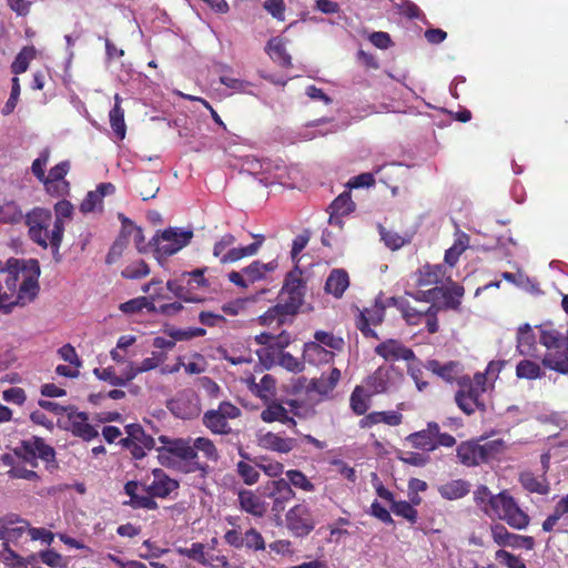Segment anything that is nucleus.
<instances>
[{
  "mask_svg": "<svg viewBox=\"0 0 568 568\" xmlns=\"http://www.w3.org/2000/svg\"><path fill=\"white\" fill-rule=\"evenodd\" d=\"M69 170L70 163L68 161H62L54 165L53 168H51L49 174L47 175V182L43 183L45 185L48 193L58 192L52 190V185L54 184V182L65 181L64 178L68 174Z\"/></svg>",
  "mask_w": 568,
  "mask_h": 568,
  "instance_id": "nucleus-46",
  "label": "nucleus"
},
{
  "mask_svg": "<svg viewBox=\"0 0 568 568\" xmlns=\"http://www.w3.org/2000/svg\"><path fill=\"white\" fill-rule=\"evenodd\" d=\"M271 58L278 63L281 67L291 68L292 57L286 51L285 44L281 40H271L267 43Z\"/></svg>",
  "mask_w": 568,
  "mask_h": 568,
  "instance_id": "nucleus-42",
  "label": "nucleus"
},
{
  "mask_svg": "<svg viewBox=\"0 0 568 568\" xmlns=\"http://www.w3.org/2000/svg\"><path fill=\"white\" fill-rule=\"evenodd\" d=\"M314 342L320 343L324 347L331 348V351H342L344 347V339L339 336H335L331 332L316 331L314 334Z\"/></svg>",
  "mask_w": 568,
  "mask_h": 568,
  "instance_id": "nucleus-50",
  "label": "nucleus"
},
{
  "mask_svg": "<svg viewBox=\"0 0 568 568\" xmlns=\"http://www.w3.org/2000/svg\"><path fill=\"white\" fill-rule=\"evenodd\" d=\"M481 455L484 457L485 464L491 459H496L499 455H501L506 448V444L503 439H491L485 440L483 444L480 443Z\"/></svg>",
  "mask_w": 568,
  "mask_h": 568,
  "instance_id": "nucleus-49",
  "label": "nucleus"
},
{
  "mask_svg": "<svg viewBox=\"0 0 568 568\" xmlns=\"http://www.w3.org/2000/svg\"><path fill=\"white\" fill-rule=\"evenodd\" d=\"M53 216L50 210L34 207L26 214L24 223L28 226V235L31 241L42 248L51 247V230Z\"/></svg>",
  "mask_w": 568,
  "mask_h": 568,
  "instance_id": "nucleus-7",
  "label": "nucleus"
},
{
  "mask_svg": "<svg viewBox=\"0 0 568 568\" xmlns=\"http://www.w3.org/2000/svg\"><path fill=\"white\" fill-rule=\"evenodd\" d=\"M291 317L292 314H286L284 312L283 305L278 302L276 305L270 307L263 315L258 317V322L264 326H274L280 328L284 325Z\"/></svg>",
  "mask_w": 568,
  "mask_h": 568,
  "instance_id": "nucleus-37",
  "label": "nucleus"
},
{
  "mask_svg": "<svg viewBox=\"0 0 568 568\" xmlns=\"http://www.w3.org/2000/svg\"><path fill=\"white\" fill-rule=\"evenodd\" d=\"M93 374L100 381L106 382L112 386H124V382L121 379V376H118L114 368L111 366L105 368L97 367L93 369Z\"/></svg>",
  "mask_w": 568,
  "mask_h": 568,
  "instance_id": "nucleus-60",
  "label": "nucleus"
},
{
  "mask_svg": "<svg viewBox=\"0 0 568 568\" xmlns=\"http://www.w3.org/2000/svg\"><path fill=\"white\" fill-rule=\"evenodd\" d=\"M237 499L240 508L254 517L261 518L267 511V504L252 490H241Z\"/></svg>",
  "mask_w": 568,
  "mask_h": 568,
  "instance_id": "nucleus-27",
  "label": "nucleus"
},
{
  "mask_svg": "<svg viewBox=\"0 0 568 568\" xmlns=\"http://www.w3.org/2000/svg\"><path fill=\"white\" fill-rule=\"evenodd\" d=\"M349 286V276L344 268H334L328 274L324 290L327 294L341 298Z\"/></svg>",
  "mask_w": 568,
  "mask_h": 568,
  "instance_id": "nucleus-29",
  "label": "nucleus"
},
{
  "mask_svg": "<svg viewBox=\"0 0 568 568\" xmlns=\"http://www.w3.org/2000/svg\"><path fill=\"white\" fill-rule=\"evenodd\" d=\"M138 194L143 201L155 197L160 190L158 179L151 176H142L138 180L135 185Z\"/></svg>",
  "mask_w": 568,
  "mask_h": 568,
  "instance_id": "nucleus-44",
  "label": "nucleus"
},
{
  "mask_svg": "<svg viewBox=\"0 0 568 568\" xmlns=\"http://www.w3.org/2000/svg\"><path fill=\"white\" fill-rule=\"evenodd\" d=\"M122 99L119 94L114 97V106L109 113L110 125L119 140H123L126 133L124 110L121 106Z\"/></svg>",
  "mask_w": 568,
  "mask_h": 568,
  "instance_id": "nucleus-36",
  "label": "nucleus"
},
{
  "mask_svg": "<svg viewBox=\"0 0 568 568\" xmlns=\"http://www.w3.org/2000/svg\"><path fill=\"white\" fill-rule=\"evenodd\" d=\"M239 476L243 479L246 485H253L257 483L260 473L256 468L246 462H239L236 465Z\"/></svg>",
  "mask_w": 568,
  "mask_h": 568,
  "instance_id": "nucleus-56",
  "label": "nucleus"
},
{
  "mask_svg": "<svg viewBox=\"0 0 568 568\" xmlns=\"http://www.w3.org/2000/svg\"><path fill=\"white\" fill-rule=\"evenodd\" d=\"M150 273V268L148 264L143 260L135 261L129 265H126L121 275L124 278L129 280H139L145 277Z\"/></svg>",
  "mask_w": 568,
  "mask_h": 568,
  "instance_id": "nucleus-52",
  "label": "nucleus"
},
{
  "mask_svg": "<svg viewBox=\"0 0 568 568\" xmlns=\"http://www.w3.org/2000/svg\"><path fill=\"white\" fill-rule=\"evenodd\" d=\"M262 494L272 500V511L276 515L284 511L286 504L295 498V491L284 478L267 481Z\"/></svg>",
  "mask_w": 568,
  "mask_h": 568,
  "instance_id": "nucleus-15",
  "label": "nucleus"
},
{
  "mask_svg": "<svg viewBox=\"0 0 568 568\" xmlns=\"http://www.w3.org/2000/svg\"><path fill=\"white\" fill-rule=\"evenodd\" d=\"M192 237V231H179L178 229L169 227L158 232L150 242V245L154 247L156 257L162 258L178 253L190 243Z\"/></svg>",
  "mask_w": 568,
  "mask_h": 568,
  "instance_id": "nucleus-8",
  "label": "nucleus"
},
{
  "mask_svg": "<svg viewBox=\"0 0 568 568\" xmlns=\"http://www.w3.org/2000/svg\"><path fill=\"white\" fill-rule=\"evenodd\" d=\"M470 485L464 479H454L438 487L439 495L447 500H456L465 497L468 493Z\"/></svg>",
  "mask_w": 568,
  "mask_h": 568,
  "instance_id": "nucleus-33",
  "label": "nucleus"
},
{
  "mask_svg": "<svg viewBox=\"0 0 568 568\" xmlns=\"http://www.w3.org/2000/svg\"><path fill=\"white\" fill-rule=\"evenodd\" d=\"M303 356L311 364H322L333 362L335 354L327 351L320 343L308 342L305 343Z\"/></svg>",
  "mask_w": 568,
  "mask_h": 568,
  "instance_id": "nucleus-32",
  "label": "nucleus"
},
{
  "mask_svg": "<svg viewBox=\"0 0 568 568\" xmlns=\"http://www.w3.org/2000/svg\"><path fill=\"white\" fill-rule=\"evenodd\" d=\"M145 307L150 311L154 310V305L144 296L130 300L120 305V310L125 314H135Z\"/></svg>",
  "mask_w": 568,
  "mask_h": 568,
  "instance_id": "nucleus-55",
  "label": "nucleus"
},
{
  "mask_svg": "<svg viewBox=\"0 0 568 568\" xmlns=\"http://www.w3.org/2000/svg\"><path fill=\"white\" fill-rule=\"evenodd\" d=\"M39 275L38 261H30V266L13 257L4 264L0 261V310L32 302L39 293Z\"/></svg>",
  "mask_w": 568,
  "mask_h": 568,
  "instance_id": "nucleus-1",
  "label": "nucleus"
},
{
  "mask_svg": "<svg viewBox=\"0 0 568 568\" xmlns=\"http://www.w3.org/2000/svg\"><path fill=\"white\" fill-rule=\"evenodd\" d=\"M258 445L272 452L287 454L296 446V440L290 437H283L280 434L267 432L258 438Z\"/></svg>",
  "mask_w": 568,
  "mask_h": 568,
  "instance_id": "nucleus-28",
  "label": "nucleus"
},
{
  "mask_svg": "<svg viewBox=\"0 0 568 568\" xmlns=\"http://www.w3.org/2000/svg\"><path fill=\"white\" fill-rule=\"evenodd\" d=\"M424 367L432 372L434 375L442 378L444 382L453 384L456 383L458 385V381L460 376H464L463 366L459 362L449 361L446 363H440L437 359H428Z\"/></svg>",
  "mask_w": 568,
  "mask_h": 568,
  "instance_id": "nucleus-21",
  "label": "nucleus"
},
{
  "mask_svg": "<svg viewBox=\"0 0 568 568\" xmlns=\"http://www.w3.org/2000/svg\"><path fill=\"white\" fill-rule=\"evenodd\" d=\"M265 408L261 412L260 415L264 423L271 424L278 422L291 428L296 427V420L288 415V410L281 403L271 399L265 400Z\"/></svg>",
  "mask_w": 568,
  "mask_h": 568,
  "instance_id": "nucleus-23",
  "label": "nucleus"
},
{
  "mask_svg": "<svg viewBox=\"0 0 568 568\" xmlns=\"http://www.w3.org/2000/svg\"><path fill=\"white\" fill-rule=\"evenodd\" d=\"M243 546L254 550H264L265 541L255 528H251L243 535Z\"/></svg>",
  "mask_w": 568,
  "mask_h": 568,
  "instance_id": "nucleus-59",
  "label": "nucleus"
},
{
  "mask_svg": "<svg viewBox=\"0 0 568 568\" xmlns=\"http://www.w3.org/2000/svg\"><path fill=\"white\" fill-rule=\"evenodd\" d=\"M251 390L261 399L268 400L275 393V378L272 375H264L260 383H253Z\"/></svg>",
  "mask_w": 568,
  "mask_h": 568,
  "instance_id": "nucleus-45",
  "label": "nucleus"
},
{
  "mask_svg": "<svg viewBox=\"0 0 568 568\" xmlns=\"http://www.w3.org/2000/svg\"><path fill=\"white\" fill-rule=\"evenodd\" d=\"M496 559L508 568H527L520 557L504 549L496 551Z\"/></svg>",
  "mask_w": 568,
  "mask_h": 568,
  "instance_id": "nucleus-61",
  "label": "nucleus"
},
{
  "mask_svg": "<svg viewBox=\"0 0 568 568\" xmlns=\"http://www.w3.org/2000/svg\"><path fill=\"white\" fill-rule=\"evenodd\" d=\"M486 390L487 376L485 373H476L473 377L469 375L460 376L458 390L455 394V403L466 415H473L477 410L485 413L487 407L483 396Z\"/></svg>",
  "mask_w": 568,
  "mask_h": 568,
  "instance_id": "nucleus-4",
  "label": "nucleus"
},
{
  "mask_svg": "<svg viewBox=\"0 0 568 568\" xmlns=\"http://www.w3.org/2000/svg\"><path fill=\"white\" fill-rule=\"evenodd\" d=\"M205 546L201 542H193L190 548H179V554L186 556L202 565L207 564L204 552Z\"/></svg>",
  "mask_w": 568,
  "mask_h": 568,
  "instance_id": "nucleus-58",
  "label": "nucleus"
},
{
  "mask_svg": "<svg viewBox=\"0 0 568 568\" xmlns=\"http://www.w3.org/2000/svg\"><path fill=\"white\" fill-rule=\"evenodd\" d=\"M331 212L343 215H348L355 210V203L352 200L349 192L339 194L329 205Z\"/></svg>",
  "mask_w": 568,
  "mask_h": 568,
  "instance_id": "nucleus-51",
  "label": "nucleus"
},
{
  "mask_svg": "<svg viewBox=\"0 0 568 568\" xmlns=\"http://www.w3.org/2000/svg\"><path fill=\"white\" fill-rule=\"evenodd\" d=\"M129 243V240L125 239V236L120 232L119 236L113 242L106 257L105 263L111 265L115 263L123 254L124 250L126 248Z\"/></svg>",
  "mask_w": 568,
  "mask_h": 568,
  "instance_id": "nucleus-54",
  "label": "nucleus"
},
{
  "mask_svg": "<svg viewBox=\"0 0 568 568\" xmlns=\"http://www.w3.org/2000/svg\"><path fill=\"white\" fill-rule=\"evenodd\" d=\"M398 308L408 325H419L424 322L429 334H435L439 331L437 318L439 311H442L439 304H430L427 308L419 310L412 306L408 302H402Z\"/></svg>",
  "mask_w": 568,
  "mask_h": 568,
  "instance_id": "nucleus-12",
  "label": "nucleus"
},
{
  "mask_svg": "<svg viewBox=\"0 0 568 568\" xmlns=\"http://www.w3.org/2000/svg\"><path fill=\"white\" fill-rule=\"evenodd\" d=\"M544 375L538 363L530 359H523L516 365V376L520 379L534 381Z\"/></svg>",
  "mask_w": 568,
  "mask_h": 568,
  "instance_id": "nucleus-41",
  "label": "nucleus"
},
{
  "mask_svg": "<svg viewBox=\"0 0 568 568\" xmlns=\"http://www.w3.org/2000/svg\"><path fill=\"white\" fill-rule=\"evenodd\" d=\"M287 529L296 537H304L315 528V520L311 508L305 504L292 507L285 516Z\"/></svg>",
  "mask_w": 568,
  "mask_h": 568,
  "instance_id": "nucleus-14",
  "label": "nucleus"
},
{
  "mask_svg": "<svg viewBox=\"0 0 568 568\" xmlns=\"http://www.w3.org/2000/svg\"><path fill=\"white\" fill-rule=\"evenodd\" d=\"M490 530L493 540L500 547L525 548L530 550L535 545L532 537L509 532L501 524L491 525Z\"/></svg>",
  "mask_w": 568,
  "mask_h": 568,
  "instance_id": "nucleus-18",
  "label": "nucleus"
},
{
  "mask_svg": "<svg viewBox=\"0 0 568 568\" xmlns=\"http://www.w3.org/2000/svg\"><path fill=\"white\" fill-rule=\"evenodd\" d=\"M390 510L399 517H403L410 524H416L418 519V513L407 500H394L390 505Z\"/></svg>",
  "mask_w": 568,
  "mask_h": 568,
  "instance_id": "nucleus-48",
  "label": "nucleus"
},
{
  "mask_svg": "<svg viewBox=\"0 0 568 568\" xmlns=\"http://www.w3.org/2000/svg\"><path fill=\"white\" fill-rule=\"evenodd\" d=\"M384 316L385 307L381 303H375L374 306L359 311L356 317V327L365 337L379 339L378 334L371 327V325L377 326L382 324Z\"/></svg>",
  "mask_w": 568,
  "mask_h": 568,
  "instance_id": "nucleus-16",
  "label": "nucleus"
},
{
  "mask_svg": "<svg viewBox=\"0 0 568 568\" xmlns=\"http://www.w3.org/2000/svg\"><path fill=\"white\" fill-rule=\"evenodd\" d=\"M153 480L146 485L144 490L155 498H166L179 488V481L171 478L163 469L155 468L152 471Z\"/></svg>",
  "mask_w": 568,
  "mask_h": 568,
  "instance_id": "nucleus-20",
  "label": "nucleus"
},
{
  "mask_svg": "<svg viewBox=\"0 0 568 568\" xmlns=\"http://www.w3.org/2000/svg\"><path fill=\"white\" fill-rule=\"evenodd\" d=\"M36 54L37 51L34 47H23L11 64V72L16 75L26 72L29 68L30 61L36 58Z\"/></svg>",
  "mask_w": 568,
  "mask_h": 568,
  "instance_id": "nucleus-43",
  "label": "nucleus"
},
{
  "mask_svg": "<svg viewBox=\"0 0 568 568\" xmlns=\"http://www.w3.org/2000/svg\"><path fill=\"white\" fill-rule=\"evenodd\" d=\"M50 152L48 149L43 150L40 155L32 162L31 171L33 175L42 183L47 182L44 168L49 161Z\"/></svg>",
  "mask_w": 568,
  "mask_h": 568,
  "instance_id": "nucleus-57",
  "label": "nucleus"
},
{
  "mask_svg": "<svg viewBox=\"0 0 568 568\" xmlns=\"http://www.w3.org/2000/svg\"><path fill=\"white\" fill-rule=\"evenodd\" d=\"M305 295L306 282L303 278L302 270L296 265L286 274L280 292V303L283 305L284 312L295 316L304 304Z\"/></svg>",
  "mask_w": 568,
  "mask_h": 568,
  "instance_id": "nucleus-6",
  "label": "nucleus"
},
{
  "mask_svg": "<svg viewBox=\"0 0 568 568\" xmlns=\"http://www.w3.org/2000/svg\"><path fill=\"white\" fill-rule=\"evenodd\" d=\"M485 440L484 437H480L477 440H466L462 442L456 449L457 458L460 464L467 467L478 466L480 464H485L484 457L481 455L480 442Z\"/></svg>",
  "mask_w": 568,
  "mask_h": 568,
  "instance_id": "nucleus-22",
  "label": "nucleus"
},
{
  "mask_svg": "<svg viewBox=\"0 0 568 568\" xmlns=\"http://www.w3.org/2000/svg\"><path fill=\"white\" fill-rule=\"evenodd\" d=\"M341 379V371L333 367L328 375L322 374L320 378L312 379L310 389L321 395L329 394Z\"/></svg>",
  "mask_w": 568,
  "mask_h": 568,
  "instance_id": "nucleus-34",
  "label": "nucleus"
},
{
  "mask_svg": "<svg viewBox=\"0 0 568 568\" xmlns=\"http://www.w3.org/2000/svg\"><path fill=\"white\" fill-rule=\"evenodd\" d=\"M444 267L442 265L426 264L418 268L416 273V285L418 287L438 286L444 277Z\"/></svg>",
  "mask_w": 568,
  "mask_h": 568,
  "instance_id": "nucleus-31",
  "label": "nucleus"
},
{
  "mask_svg": "<svg viewBox=\"0 0 568 568\" xmlns=\"http://www.w3.org/2000/svg\"><path fill=\"white\" fill-rule=\"evenodd\" d=\"M516 349L523 356L538 357L537 338L529 324L518 327Z\"/></svg>",
  "mask_w": 568,
  "mask_h": 568,
  "instance_id": "nucleus-26",
  "label": "nucleus"
},
{
  "mask_svg": "<svg viewBox=\"0 0 568 568\" xmlns=\"http://www.w3.org/2000/svg\"><path fill=\"white\" fill-rule=\"evenodd\" d=\"M439 287L440 293H438V301H443V305L439 304L442 310H459L462 297L465 293L464 287L457 283H452L449 286Z\"/></svg>",
  "mask_w": 568,
  "mask_h": 568,
  "instance_id": "nucleus-30",
  "label": "nucleus"
},
{
  "mask_svg": "<svg viewBox=\"0 0 568 568\" xmlns=\"http://www.w3.org/2000/svg\"><path fill=\"white\" fill-rule=\"evenodd\" d=\"M486 515L491 518L496 517L517 530L526 529L530 523L528 514L519 507L507 490H503L491 498L490 509H486Z\"/></svg>",
  "mask_w": 568,
  "mask_h": 568,
  "instance_id": "nucleus-5",
  "label": "nucleus"
},
{
  "mask_svg": "<svg viewBox=\"0 0 568 568\" xmlns=\"http://www.w3.org/2000/svg\"><path fill=\"white\" fill-rule=\"evenodd\" d=\"M255 242L243 247H233L227 253L223 252L235 243V237L232 234L223 235L213 247V255L220 257L222 264L234 263L246 256L255 255L264 242V236L258 234L254 235Z\"/></svg>",
  "mask_w": 568,
  "mask_h": 568,
  "instance_id": "nucleus-9",
  "label": "nucleus"
},
{
  "mask_svg": "<svg viewBox=\"0 0 568 568\" xmlns=\"http://www.w3.org/2000/svg\"><path fill=\"white\" fill-rule=\"evenodd\" d=\"M494 496L485 485L478 486L474 491V500L485 514L486 509H490V500Z\"/></svg>",
  "mask_w": 568,
  "mask_h": 568,
  "instance_id": "nucleus-63",
  "label": "nucleus"
},
{
  "mask_svg": "<svg viewBox=\"0 0 568 568\" xmlns=\"http://www.w3.org/2000/svg\"><path fill=\"white\" fill-rule=\"evenodd\" d=\"M263 8L276 20H285V3L283 0H266Z\"/></svg>",
  "mask_w": 568,
  "mask_h": 568,
  "instance_id": "nucleus-64",
  "label": "nucleus"
},
{
  "mask_svg": "<svg viewBox=\"0 0 568 568\" xmlns=\"http://www.w3.org/2000/svg\"><path fill=\"white\" fill-rule=\"evenodd\" d=\"M125 432L128 436L121 439V444L130 450L134 459H142L146 455V450L154 448V438L148 435L140 424L126 425Z\"/></svg>",
  "mask_w": 568,
  "mask_h": 568,
  "instance_id": "nucleus-13",
  "label": "nucleus"
},
{
  "mask_svg": "<svg viewBox=\"0 0 568 568\" xmlns=\"http://www.w3.org/2000/svg\"><path fill=\"white\" fill-rule=\"evenodd\" d=\"M159 442L163 446L156 448L159 459L163 465L170 464V457L174 456L183 462V471L186 474L199 473L201 477H206L210 473V466L199 460L197 452L203 453L207 460L216 463L220 458L219 450L214 443L206 437H197L191 444L190 439L170 438L165 435L159 437Z\"/></svg>",
  "mask_w": 568,
  "mask_h": 568,
  "instance_id": "nucleus-2",
  "label": "nucleus"
},
{
  "mask_svg": "<svg viewBox=\"0 0 568 568\" xmlns=\"http://www.w3.org/2000/svg\"><path fill=\"white\" fill-rule=\"evenodd\" d=\"M536 327L539 332V343L546 348L541 364L551 371L568 375V353H566L567 341L565 335L551 323H544Z\"/></svg>",
  "mask_w": 568,
  "mask_h": 568,
  "instance_id": "nucleus-3",
  "label": "nucleus"
},
{
  "mask_svg": "<svg viewBox=\"0 0 568 568\" xmlns=\"http://www.w3.org/2000/svg\"><path fill=\"white\" fill-rule=\"evenodd\" d=\"M189 285H191V280H183V273L179 278L170 280L166 282L168 290L173 293L178 298L190 302V303H199L202 302L201 298L192 295L189 291Z\"/></svg>",
  "mask_w": 568,
  "mask_h": 568,
  "instance_id": "nucleus-38",
  "label": "nucleus"
},
{
  "mask_svg": "<svg viewBox=\"0 0 568 568\" xmlns=\"http://www.w3.org/2000/svg\"><path fill=\"white\" fill-rule=\"evenodd\" d=\"M14 454L33 467L38 466L37 458L42 459L48 465L58 466L54 448L45 444L44 439L39 436L22 440L20 446L14 449Z\"/></svg>",
  "mask_w": 568,
  "mask_h": 568,
  "instance_id": "nucleus-11",
  "label": "nucleus"
},
{
  "mask_svg": "<svg viewBox=\"0 0 568 568\" xmlns=\"http://www.w3.org/2000/svg\"><path fill=\"white\" fill-rule=\"evenodd\" d=\"M519 483L529 493L547 495L550 490L549 484L545 477L538 478L531 471H524L519 476Z\"/></svg>",
  "mask_w": 568,
  "mask_h": 568,
  "instance_id": "nucleus-39",
  "label": "nucleus"
},
{
  "mask_svg": "<svg viewBox=\"0 0 568 568\" xmlns=\"http://www.w3.org/2000/svg\"><path fill=\"white\" fill-rule=\"evenodd\" d=\"M68 418L71 424L70 430L77 437L83 440H91L98 436L97 429L88 423V414L84 412H77L74 408H70Z\"/></svg>",
  "mask_w": 568,
  "mask_h": 568,
  "instance_id": "nucleus-24",
  "label": "nucleus"
},
{
  "mask_svg": "<svg viewBox=\"0 0 568 568\" xmlns=\"http://www.w3.org/2000/svg\"><path fill=\"white\" fill-rule=\"evenodd\" d=\"M241 409L231 402H221L216 409H209L204 413L203 425L213 434L229 435L232 428L229 419H235L241 416Z\"/></svg>",
  "mask_w": 568,
  "mask_h": 568,
  "instance_id": "nucleus-10",
  "label": "nucleus"
},
{
  "mask_svg": "<svg viewBox=\"0 0 568 568\" xmlns=\"http://www.w3.org/2000/svg\"><path fill=\"white\" fill-rule=\"evenodd\" d=\"M285 475L291 487L293 486L306 493L315 490L314 484L301 470L290 469L285 473Z\"/></svg>",
  "mask_w": 568,
  "mask_h": 568,
  "instance_id": "nucleus-47",
  "label": "nucleus"
},
{
  "mask_svg": "<svg viewBox=\"0 0 568 568\" xmlns=\"http://www.w3.org/2000/svg\"><path fill=\"white\" fill-rule=\"evenodd\" d=\"M438 433V424L429 422L425 429L409 434L406 440L416 449L423 452L435 450V437Z\"/></svg>",
  "mask_w": 568,
  "mask_h": 568,
  "instance_id": "nucleus-25",
  "label": "nucleus"
},
{
  "mask_svg": "<svg viewBox=\"0 0 568 568\" xmlns=\"http://www.w3.org/2000/svg\"><path fill=\"white\" fill-rule=\"evenodd\" d=\"M24 217L26 215L17 202L6 201L0 204V223L18 224L24 221Z\"/></svg>",
  "mask_w": 568,
  "mask_h": 568,
  "instance_id": "nucleus-40",
  "label": "nucleus"
},
{
  "mask_svg": "<svg viewBox=\"0 0 568 568\" xmlns=\"http://www.w3.org/2000/svg\"><path fill=\"white\" fill-rule=\"evenodd\" d=\"M277 266L278 264L276 260H273L268 263L254 261L248 266L244 267L242 272L250 283H254L257 281L265 280L266 274L274 272L277 268Z\"/></svg>",
  "mask_w": 568,
  "mask_h": 568,
  "instance_id": "nucleus-35",
  "label": "nucleus"
},
{
  "mask_svg": "<svg viewBox=\"0 0 568 568\" xmlns=\"http://www.w3.org/2000/svg\"><path fill=\"white\" fill-rule=\"evenodd\" d=\"M349 405L354 414L364 415L368 409V402L365 398L364 389L356 386L351 395Z\"/></svg>",
  "mask_w": 568,
  "mask_h": 568,
  "instance_id": "nucleus-53",
  "label": "nucleus"
},
{
  "mask_svg": "<svg viewBox=\"0 0 568 568\" xmlns=\"http://www.w3.org/2000/svg\"><path fill=\"white\" fill-rule=\"evenodd\" d=\"M54 212L55 219L51 230V248L53 254H58L64 234V219H71L73 205L67 200H61L55 203Z\"/></svg>",
  "mask_w": 568,
  "mask_h": 568,
  "instance_id": "nucleus-17",
  "label": "nucleus"
},
{
  "mask_svg": "<svg viewBox=\"0 0 568 568\" xmlns=\"http://www.w3.org/2000/svg\"><path fill=\"white\" fill-rule=\"evenodd\" d=\"M367 385L374 389V393H384L387 390V373L383 368L375 371L368 377Z\"/></svg>",
  "mask_w": 568,
  "mask_h": 568,
  "instance_id": "nucleus-62",
  "label": "nucleus"
},
{
  "mask_svg": "<svg viewBox=\"0 0 568 568\" xmlns=\"http://www.w3.org/2000/svg\"><path fill=\"white\" fill-rule=\"evenodd\" d=\"M375 353L383 357L385 361H415L416 356L413 349L406 347L402 342L397 339H386L375 347Z\"/></svg>",
  "mask_w": 568,
  "mask_h": 568,
  "instance_id": "nucleus-19",
  "label": "nucleus"
}]
</instances>
